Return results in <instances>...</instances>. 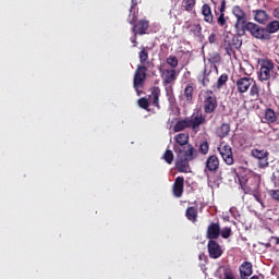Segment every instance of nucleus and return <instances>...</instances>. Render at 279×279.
I'll return each instance as SVG.
<instances>
[{
    "mask_svg": "<svg viewBox=\"0 0 279 279\" xmlns=\"http://www.w3.org/2000/svg\"><path fill=\"white\" fill-rule=\"evenodd\" d=\"M253 270H252V263L250 262H244L240 266V276L242 279L250 278L252 276Z\"/></svg>",
    "mask_w": 279,
    "mask_h": 279,
    "instance_id": "nucleus-18",
    "label": "nucleus"
},
{
    "mask_svg": "<svg viewBox=\"0 0 279 279\" xmlns=\"http://www.w3.org/2000/svg\"><path fill=\"white\" fill-rule=\"evenodd\" d=\"M147 60H149V53L147 52V50H145V48H143L140 51V62H141V64H145V62H147Z\"/></svg>",
    "mask_w": 279,
    "mask_h": 279,
    "instance_id": "nucleus-34",
    "label": "nucleus"
},
{
    "mask_svg": "<svg viewBox=\"0 0 279 279\" xmlns=\"http://www.w3.org/2000/svg\"><path fill=\"white\" fill-rule=\"evenodd\" d=\"M230 134V124L223 123L220 128L217 129V135L220 138H226Z\"/></svg>",
    "mask_w": 279,
    "mask_h": 279,
    "instance_id": "nucleus-26",
    "label": "nucleus"
},
{
    "mask_svg": "<svg viewBox=\"0 0 279 279\" xmlns=\"http://www.w3.org/2000/svg\"><path fill=\"white\" fill-rule=\"evenodd\" d=\"M208 253L210 258H219V256H221V246H219V244L216 241L209 240Z\"/></svg>",
    "mask_w": 279,
    "mask_h": 279,
    "instance_id": "nucleus-13",
    "label": "nucleus"
},
{
    "mask_svg": "<svg viewBox=\"0 0 279 279\" xmlns=\"http://www.w3.org/2000/svg\"><path fill=\"white\" fill-rule=\"evenodd\" d=\"M206 169L208 171H217L219 169V158L215 155H211L206 160Z\"/></svg>",
    "mask_w": 279,
    "mask_h": 279,
    "instance_id": "nucleus-19",
    "label": "nucleus"
},
{
    "mask_svg": "<svg viewBox=\"0 0 279 279\" xmlns=\"http://www.w3.org/2000/svg\"><path fill=\"white\" fill-rule=\"evenodd\" d=\"M232 14L235 17L234 27L236 32H241L245 27V25L248 23L247 13H245V11H243L241 7L235 5L232 9Z\"/></svg>",
    "mask_w": 279,
    "mask_h": 279,
    "instance_id": "nucleus-4",
    "label": "nucleus"
},
{
    "mask_svg": "<svg viewBox=\"0 0 279 279\" xmlns=\"http://www.w3.org/2000/svg\"><path fill=\"white\" fill-rule=\"evenodd\" d=\"M230 234H232V229L228 227L220 230V235L222 236V239H230Z\"/></svg>",
    "mask_w": 279,
    "mask_h": 279,
    "instance_id": "nucleus-36",
    "label": "nucleus"
},
{
    "mask_svg": "<svg viewBox=\"0 0 279 279\" xmlns=\"http://www.w3.org/2000/svg\"><path fill=\"white\" fill-rule=\"evenodd\" d=\"M252 156L253 158H256L258 161V167L260 169H265V167H269V159H268V156H269V153H267L265 149H253L252 150Z\"/></svg>",
    "mask_w": 279,
    "mask_h": 279,
    "instance_id": "nucleus-10",
    "label": "nucleus"
},
{
    "mask_svg": "<svg viewBox=\"0 0 279 279\" xmlns=\"http://www.w3.org/2000/svg\"><path fill=\"white\" fill-rule=\"evenodd\" d=\"M209 43H215V34L209 35Z\"/></svg>",
    "mask_w": 279,
    "mask_h": 279,
    "instance_id": "nucleus-50",
    "label": "nucleus"
},
{
    "mask_svg": "<svg viewBox=\"0 0 279 279\" xmlns=\"http://www.w3.org/2000/svg\"><path fill=\"white\" fill-rule=\"evenodd\" d=\"M184 193V178L178 177L173 184V195L174 197H182Z\"/></svg>",
    "mask_w": 279,
    "mask_h": 279,
    "instance_id": "nucleus-14",
    "label": "nucleus"
},
{
    "mask_svg": "<svg viewBox=\"0 0 279 279\" xmlns=\"http://www.w3.org/2000/svg\"><path fill=\"white\" fill-rule=\"evenodd\" d=\"M186 10H193L195 8V0H185Z\"/></svg>",
    "mask_w": 279,
    "mask_h": 279,
    "instance_id": "nucleus-43",
    "label": "nucleus"
},
{
    "mask_svg": "<svg viewBox=\"0 0 279 279\" xmlns=\"http://www.w3.org/2000/svg\"><path fill=\"white\" fill-rule=\"evenodd\" d=\"M264 119L265 123L274 124L276 121H278V114H276V111L271 108H267L264 112Z\"/></svg>",
    "mask_w": 279,
    "mask_h": 279,
    "instance_id": "nucleus-20",
    "label": "nucleus"
},
{
    "mask_svg": "<svg viewBox=\"0 0 279 279\" xmlns=\"http://www.w3.org/2000/svg\"><path fill=\"white\" fill-rule=\"evenodd\" d=\"M226 82H228V74H221L217 82L218 88H221V86H223V84H226Z\"/></svg>",
    "mask_w": 279,
    "mask_h": 279,
    "instance_id": "nucleus-37",
    "label": "nucleus"
},
{
    "mask_svg": "<svg viewBox=\"0 0 279 279\" xmlns=\"http://www.w3.org/2000/svg\"><path fill=\"white\" fill-rule=\"evenodd\" d=\"M183 97L186 99L187 104H191L193 100V86L189 85L185 87Z\"/></svg>",
    "mask_w": 279,
    "mask_h": 279,
    "instance_id": "nucleus-29",
    "label": "nucleus"
},
{
    "mask_svg": "<svg viewBox=\"0 0 279 279\" xmlns=\"http://www.w3.org/2000/svg\"><path fill=\"white\" fill-rule=\"evenodd\" d=\"M260 69L258 80L260 82H269V80H276L278 72H276V65L270 60L264 59L260 61Z\"/></svg>",
    "mask_w": 279,
    "mask_h": 279,
    "instance_id": "nucleus-2",
    "label": "nucleus"
},
{
    "mask_svg": "<svg viewBox=\"0 0 279 279\" xmlns=\"http://www.w3.org/2000/svg\"><path fill=\"white\" fill-rule=\"evenodd\" d=\"M129 23H131V25H132L134 23V17L133 19L129 17Z\"/></svg>",
    "mask_w": 279,
    "mask_h": 279,
    "instance_id": "nucleus-54",
    "label": "nucleus"
},
{
    "mask_svg": "<svg viewBox=\"0 0 279 279\" xmlns=\"http://www.w3.org/2000/svg\"><path fill=\"white\" fill-rule=\"evenodd\" d=\"M202 14L205 16L206 23H213V11H210V5L204 4L202 7Z\"/></svg>",
    "mask_w": 279,
    "mask_h": 279,
    "instance_id": "nucleus-25",
    "label": "nucleus"
},
{
    "mask_svg": "<svg viewBox=\"0 0 279 279\" xmlns=\"http://www.w3.org/2000/svg\"><path fill=\"white\" fill-rule=\"evenodd\" d=\"M207 82H208V77L205 76V77L203 78V84H204V86H206V83H207Z\"/></svg>",
    "mask_w": 279,
    "mask_h": 279,
    "instance_id": "nucleus-53",
    "label": "nucleus"
},
{
    "mask_svg": "<svg viewBox=\"0 0 279 279\" xmlns=\"http://www.w3.org/2000/svg\"><path fill=\"white\" fill-rule=\"evenodd\" d=\"M131 43H133V44H134V46H133V47H136V34H134V37H133V38H131Z\"/></svg>",
    "mask_w": 279,
    "mask_h": 279,
    "instance_id": "nucleus-51",
    "label": "nucleus"
},
{
    "mask_svg": "<svg viewBox=\"0 0 279 279\" xmlns=\"http://www.w3.org/2000/svg\"><path fill=\"white\" fill-rule=\"evenodd\" d=\"M250 95L253 97V99H258L260 95V87L258 84H256V81H254V83L251 85Z\"/></svg>",
    "mask_w": 279,
    "mask_h": 279,
    "instance_id": "nucleus-27",
    "label": "nucleus"
},
{
    "mask_svg": "<svg viewBox=\"0 0 279 279\" xmlns=\"http://www.w3.org/2000/svg\"><path fill=\"white\" fill-rule=\"evenodd\" d=\"M138 106H140V108L147 110V108H149V100L147 98H141L138 100Z\"/></svg>",
    "mask_w": 279,
    "mask_h": 279,
    "instance_id": "nucleus-39",
    "label": "nucleus"
},
{
    "mask_svg": "<svg viewBox=\"0 0 279 279\" xmlns=\"http://www.w3.org/2000/svg\"><path fill=\"white\" fill-rule=\"evenodd\" d=\"M193 159L186 158V156L177 155V162L175 167L180 173H189L191 171V166L189 165V161Z\"/></svg>",
    "mask_w": 279,
    "mask_h": 279,
    "instance_id": "nucleus-11",
    "label": "nucleus"
},
{
    "mask_svg": "<svg viewBox=\"0 0 279 279\" xmlns=\"http://www.w3.org/2000/svg\"><path fill=\"white\" fill-rule=\"evenodd\" d=\"M244 75H250V73H247V72H244Z\"/></svg>",
    "mask_w": 279,
    "mask_h": 279,
    "instance_id": "nucleus-55",
    "label": "nucleus"
},
{
    "mask_svg": "<svg viewBox=\"0 0 279 279\" xmlns=\"http://www.w3.org/2000/svg\"><path fill=\"white\" fill-rule=\"evenodd\" d=\"M272 16H274V19H278L279 20V8H275L272 10Z\"/></svg>",
    "mask_w": 279,
    "mask_h": 279,
    "instance_id": "nucleus-45",
    "label": "nucleus"
},
{
    "mask_svg": "<svg viewBox=\"0 0 279 279\" xmlns=\"http://www.w3.org/2000/svg\"><path fill=\"white\" fill-rule=\"evenodd\" d=\"M186 218L189 219V221H196L197 210H195L194 207H189L186 209Z\"/></svg>",
    "mask_w": 279,
    "mask_h": 279,
    "instance_id": "nucleus-30",
    "label": "nucleus"
},
{
    "mask_svg": "<svg viewBox=\"0 0 279 279\" xmlns=\"http://www.w3.org/2000/svg\"><path fill=\"white\" fill-rule=\"evenodd\" d=\"M225 279H234V275H232V272H226Z\"/></svg>",
    "mask_w": 279,
    "mask_h": 279,
    "instance_id": "nucleus-48",
    "label": "nucleus"
},
{
    "mask_svg": "<svg viewBox=\"0 0 279 279\" xmlns=\"http://www.w3.org/2000/svg\"><path fill=\"white\" fill-rule=\"evenodd\" d=\"M173 151L168 149L165 151L163 154V160L168 163V165H172L173 163Z\"/></svg>",
    "mask_w": 279,
    "mask_h": 279,
    "instance_id": "nucleus-32",
    "label": "nucleus"
},
{
    "mask_svg": "<svg viewBox=\"0 0 279 279\" xmlns=\"http://www.w3.org/2000/svg\"><path fill=\"white\" fill-rule=\"evenodd\" d=\"M221 232V227L219 226V223H210L207 228V238L210 239V241H213V239H219V234Z\"/></svg>",
    "mask_w": 279,
    "mask_h": 279,
    "instance_id": "nucleus-15",
    "label": "nucleus"
},
{
    "mask_svg": "<svg viewBox=\"0 0 279 279\" xmlns=\"http://www.w3.org/2000/svg\"><path fill=\"white\" fill-rule=\"evenodd\" d=\"M272 239H275L276 245H279V236H272Z\"/></svg>",
    "mask_w": 279,
    "mask_h": 279,
    "instance_id": "nucleus-52",
    "label": "nucleus"
},
{
    "mask_svg": "<svg viewBox=\"0 0 279 279\" xmlns=\"http://www.w3.org/2000/svg\"><path fill=\"white\" fill-rule=\"evenodd\" d=\"M218 151L226 165H228L229 167L234 165V155L230 145H228L226 142L220 143Z\"/></svg>",
    "mask_w": 279,
    "mask_h": 279,
    "instance_id": "nucleus-6",
    "label": "nucleus"
},
{
    "mask_svg": "<svg viewBox=\"0 0 279 279\" xmlns=\"http://www.w3.org/2000/svg\"><path fill=\"white\" fill-rule=\"evenodd\" d=\"M166 63L169 64L171 70H175L178 69V64H180V61H178V57L170 56L166 59Z\"/></svg>",
    "mask_w": 279,
    "mask_h": 279,
    "instance_id": "nucleus-28",
    "label": "nucleus"
},
{
    "mask_svg": "<svg viewBox=\"0 0 279 279\" xmlns=\"http://www.w3.org/2000/svg\"><path fill=\"white\" fill-rule=\"evenodd\" d=\"M225 43L228 45V47H231V49H239L241 47L239 39L232 34L227 35Z\"/></svg>",
    "mask_w": 279,
    "mask_h": 279,
    "instance_id": "nucleus-24",
    "label": "nucleus"
},
{
    "mask_svg": "<svg viewBox=\"0 0 279 279\" xmlns=\"http://www.w3.org/2000/svg\"><path fill=\"white\" fill-rule=\"evenodd\" d=\"M241 32H250L251 35H253V37L257 38L258 40H269L271 38V36L267 35L265 27H262L254 22H247Z\"/></svg>",
    "mask_w": 279,
    "mask_h": 279,
    "instance_id": "nucleus-3",
    "label": "nucleus"
},
{
    "mask_svg": "<svg viewBox=\"0 0 279 279\" xmlns=\"http://www.w3.org/2000/svg\"><path fill=\"white\" fill-rule=\"evenodd\" d=\"M218 25H220V27H225V29L228 27L227 26V21H226V14H220L218 20H217Z\"/></svg>",
    "mask_w": 279,
    "mask_h": 279,
    "instance_id": "nucleus-38",
    "label": "nucleus"
},
{
    "mask_svg": "<svg viewBox=\"0 0 279 279\" xmlns=\"http://www.w3.org/2000/svg\"><path fill=\"white\" fill-rule=\"evenodd\" d=\"M220 14H226V0L221 1Z\"/></svg>",
    "mask_w": 279,
    "mask_h": 279,
    "instance_id": "nucleus-44",
    "label": "nucleus"
},
{
    "mask_svg": "<svg viewBox=\"0 0 279 279\" xmlns=\"http://www.w3.org/2000/svg\"><path fill=\"white\" fill-rule=\"evenodd\" d=\"M254 13V20L256 23H259L260 25H265L267 21H269V14L265 10H255Z\"/></svg>",
    "mask_w": 279,
    "mask_h": 279,
    "instance_id": "nucleus-16",
    "label": "nucleus"
},
{
    "mask_svg": "<svg viewBox=\"0 0 279 279\" xmlns=\"http://www.w3.org/2000/svg\"><path fill=\"white\" fill-rule=\"evenodd\" d=\"M229 213L234 217V219H239L241 216L239 215V209L236 207H231L229 209Z\"/></svg>",
    "mask_w": 279,
    "mask_h": 279,
    "instance_id": "nucleus-42",
    "label": "nucleus"
},
{
    "mask_svg": "<svg viewBox=\"0 0 279 279\" xmlns=\"http://www.w3.org/2000/svg\"><path fill=\"white\" fill-rule=\"evenodd\" d=\"M149 27V22L147 21H140L137 22L136 25L133 26V34H140L141 36H143V34L147 33V29Z\"/></svg>",
    "mask_w": 279,
    "mask_h": 279,
    "instance_id": "nucleus-17",
    "label": "nucleus"
},
{
    "mask_svg": "<svg viewBox=\"0 0 279 279\" xmlns=\"http://www.w3.org/2000/svg\"><path fill=\"white\" fill-rule=\"evenodd\" d=\"M190 121V128L192 132H199V126L205 125L206 123V116L202 114V111H198L196 113H193L191 118H189Z\"/></svg>",
    "mask_w": 279,
    "mask_h": 279,
    "instance_id": "nucleus-9",
    "label": "nucleus"
},
{
    "mask_svg": "<svg viewBox=\"0 0 279 279\" xmlns=\"http://www.w3.org/2000/svg\"><path fill=\"white\" fill-rule=\"evenodd\" d=\"M145 80H147V68L144 65H137V69L135 71L134 78H133V86L135 90H137V95H140L138 88H143V84H145Z\"/></svg>",
    "mask_w": 279,
    "mask_h": 279,
    "instance_id": "nucleus-5",
    "label": "nucleus"
},
{
    "mask_svg": "<svg viewBox=\"0 0 279 279\" xmlns=\"http://www.w3.org/2000/svg\"><path fill=\"white\" fill-rule=\"evenodd\" d=\"M268 193L275 202H279V190H270Z\"/></svg>",
    "mask_w": 279,
    "mask_h": 279,
    "instance_id": "nucleus-41",
    "label": "nucleus"
},
{
    "mask_svg": "<svg viewBox=\"0 0 279 279\" xmlns=\"http://www.w3.org/2000/svg\"><path fill=\"white\" fill-rule=\"evenodd\" d=\"M203 108L206 114H211V112H215V110H217V97H215V94L213 92L205 93Z\"/></svg>",
    "mask_w": 279,
    "mask_h": 279,
    "instance_id": "nucleus-7",
    "label": "nucleus"
},
{
    "mask_svg": "<svg viewBox=\"0 0 279 279\" xmlns=\"http://www.w3.org/2000/svg\"><path fill=\"white\" fill-rule=\"evenodd\" d=\"M241 71H243V66H241Z\"/></svg>",
    "mask_w": 279,
    "mask_h": 279,
    "instance_id": "nucleus-56",
    "label": "nucleus"
},
{
    "mask_svg": "<svg viewBox=\"0 0 279 279\" xmlns=\"http://www.w3.org/2000/svg\"><path fill=\"white\" fill-rule=\"evenodd\" d=\"M191 32L194 34V36H202V26L199 24H194L191 27Z\"/></svg>",
    "mask_w": 279,
    "mask_h": 279,
    "instance_id": "nucleus-35",
    "label": "nucleus"
},
{
    "mask_svg": "<svg viewBox=\"0 0 279 279\" xmlns=\"http://www.w3.org/2000/svg\"><path fill=\"white\" fill-rule=\"evenodd\" d=\"M242 190L244 191L245 194L252 193V189H250V187L246 186V185H242Z\"/></svg>",
    "mask_w": 279,
    "mask_h": 279,
    "instance_id": "nucleus-47",
    "label": "nucleus"
},
{
    "mask_svg": "<svg viewBox=\"0 0 279 279\" xmlns=\"http://www.w3.org/2000/svg\"><path fill=\"white\" fill-rule=\"evenodd\" d=\"M132 5H131V9H130V14H132V11L135 10L136 8V1L132 0Z\"/></svg>",
    "mask_w": 279,
    "mask_h": 279,
    "instance_id": "nucleus-49",
    "label": "nucleus"
},
{
    "mask_svg": "<svg viewBox=\"0 0 279 279\" xmlns=\"http://www.w3.org/2000/svg\"><path fill=\"white\" fill-rule=\"evenodd\" d=\"M159 73L161 75L163 86L173 84V82L178 80V75H180V71L171 69H159Z\"/></svg>",
    "mask_w": 279,
    "mask_h": 279,
    "instance_id": "nucleus-8",
    "label": "nucleus"
},
{
    "mask_svg": "<svg viewBox=\"0 0 279 279\" xmlns=\"http://www.w3.org/2000/svg\"><path fill=\"white\" fill-rule=\"evenodd\" d=\"M264 29L267 33V36H271V34H277V32H279V21L278 20L271 21L266 25Z\"/></svg>",
    "mask_w": 279,
    "mask_h": 279,
    "instance_id": "nucleus-23",
    "label": "nucleus"
},
{
    "mask_svg": "<svg viewBox=\"0 0 279 279\" xmlns=\"http://www.w3.org/2000/svg\"><path fill=\"white\" fill-rule=\"evenodd\" d=\"M252 84H254V78L241 77L235 83L236 90L240 92L241 94L247 93V90H250Z\"/></svg>",
    "mask_w": 279,
    "mask_h": 279,
    "instance_id": "nucleus-12",
    "label": "nucleus"
},
{
    "mask_svg": "<svg viewBox=\"0 0 279 279\" xmlns=\"http://www.w3.org/2000/svg\"><path fill=\"white\" fill-rule=\"evenodd\" d=\"M252 195L254 199H256L258 204H260L262 208H265V203H263V194H260V192H258L257 190H253Z\"/></svg>",
    "mask_w": 279,
    "mask_h": 279,
    "instance_id": "nucleus-33",
    "label": "nucleus"
},
{
    "mask_svg": "<svg viewBox=\"0 0 279 279\" xmlns=\"http://www.w3.org/2000/svg\"><path fill=\"white\" fill-rule=\"evenodd\" d=\"M149 100L151 101L153 106L156 108H160V88L154 87L151 89V94L149 95Z\"/></svg>",
    "mask_w": 279,
    "mask_h": 279,
    "instance_id": "nucleus-21",
    "label": "nucleus"
},
{
    "mask_svg": "<svg viewBox=\"0 0 279 279\" xmlns=\"http://www.w3.org/2000/svg\"><path fill=\"white\" fill-rule=\"evenodd\" d=\"M199 149L202 154H208V149H209L208 142L201 143Z\"/></svg>",
    "mask_w": 279,
    "mask_h": 279,
    "instance_id": "nucleus-40",
    "label": "nucleus"
},
{
    "mask_svg": "<svg viewBox=\"0 0 279 279\" xmlns=\"http://www.w3.org/2000/svg\"><path fill=\"white\" fill-rule=\"evenodd\" d=\"M191 128V123L189 121V118L179 120L174 126H173V132H183V130H186Z\"/></svg>",
    "mask_w": 279,
    "mask_h": 279,
    "instance_id": "nucleus-22",
    "label": "nucleus"
},
{
    "mask_svg": "<svg viewBox=\"0 0 279 279\" xmlns=\"http://www.w3.org/2000/svg\"><path fill=\"white\" fill-rule=\"evenodd\" d=\"M191 135L189 133H178L173 137L172 149L179 157L185 156L189 160H195L197 158V151L193 145L189 144Z\"/></svg>",
    "mask_w": 279,
    "mask_h": 279,
    "instance_id": "nucleus-1",
    "label": "nucleus"
},
{
    "mask_svg": "<svg viewBox=\"0 0 279 279\" xmlns=\"http://www.w3.org/2000/svg\"><path fill=\"white\" fill-rule=\"evenodd\" d=\"M166 95L170 104H173L175 101V96H173V86L166 85Z\"/></svg>",
    "mask_w": 279,
    "mask_h": 279,
    "instance_id": "nucleus-31",
    "label": "nucleus"
},
{
    "mask_svg": "<svg viewBox=\"0 0 279 279\" xmlns=\"http://www.w3.org/2000/svg\"><path fill=\"white\" fill-rule=\"evenodd\" d=\"M254 180L256 182L255 189H257L258 184H260V175H255Z\"/></svg>",
    "mask_w": 279,
    "mask_h": 279,
    "instance_id": "nucleus-46",
    "label": "nucleus"
}]
</instances>
